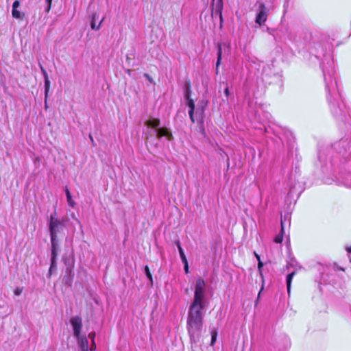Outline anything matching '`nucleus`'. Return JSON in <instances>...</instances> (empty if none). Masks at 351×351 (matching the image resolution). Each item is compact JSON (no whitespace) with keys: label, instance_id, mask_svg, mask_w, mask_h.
<instances>
[{"label":"nucleus","instance_id":"c85d7f7f","mask_svg":"<svg viewBox=\"0 0 351 351\" xmlns=\"http://www.w3.org/2000/svg\"><path fill=\"white\" fill-rule=\"evenodd\" d=\"M22 291H23V289H22L21 288H20V287H17V288L14 290V294H15L16 295H20L21 294Z\"/></svg>","mask_w":351,"mask_h":351},{"label":"nucleus","instance_id":"a19ab883","mask_svg":"<svg viewBox=\"0 0 351 351\" xmlns=\"http://www.w3.org/2000/svg\"><path fill=\"white\" fill-rule=\"evenodd\" d=\"M81 351H89V349L88 350H82Z\"/></svg>","mask_w":351,"mask_h":351},{"label":"nucleus","instance_id":"c756f323","mask_svg":"<svg viewBox=\"0 0 351 351\" xmlns=\"http://www.w3.org/2000/svg\"><path fill=\"white\" fill-rule=\"evenodd\" d=\"M88 337L91 339V342H95V332H90L88 334Z\"/></svg>","mask_w":351,"mask_h":351},{"label":"nucleus","instance_id":"2f4dec72","mask_svg":"<svg viewBox=\"0 0 351 351\" xmlns=\"http://www.w3.org/2000/svg\"><path fill=\"white\" fill-rule=\"evenodd\" d=\"M144 77L151 83H154L153 79L147 74L145 73Z\"/></svg>","mask_w":351,"mask_h":351},{"label":"nucleus","instance_id":"f257e3e1","mask_svg":"<svg viewBox=\"0 0 351 351\" xmlns=\"http://www.w3.org/2000/svg\"><path fill=\"white\" fill-rule=\"evenodd\" d=\"M327 100L333 117L347 133L330 147L318 151V162L323 170L343 168L351 160V111L343 101L339 89L335 63L330 56L322 65Z\"/></svg>","mask_w":351,"mask_h":351},{"label":"nucleus","instance_id":"58836bf2","mask_svg":"<svg viewBox=\"0 0 351 351\" xmlns=\"http://www.w3.org/2000/svg\"><path fill=\"white\" fill-rule=\"evenodd\" d=\"M89 137H90V139L92 141V143H93V138L90 134L89 135Z\"/></svg>","mask_w":351,"mask_h":351},{"label":"nucleus","instance_id":"412c9836","mask_svg":"<svg viewBox=\"0 0 351 351\" xmlns=\"http://www.w3.org/2000/svg\"><path fill=\"white\" fill-rule=\"evenodd\" d=\"M184 98L186 101H188V99H192L191 97V88L189 83L186 85L184 90Z\"/></svg>","mask_w":351,"mask_h":351},{"label":"nucleus","instance_id":"aec40b11","mask_svg":"<svg viewBox=\"0 0 351 351\" xmlns=\"http://www.w3.org/2000/svg\"><path fill=\"white\" fill-rule=\"evenodd\" d=\"M12 15L14 19H21L24 14H22L18 8H16L12 9Z\"/></svg>","mask_w":351,"mask_h":351},{"label":"nucleus","instance_id":"6ab92c4d","mask_svg":"<svg viewBox=\"0 0 351 351\" xmlns=\"http://www.w3.org/2000/svg\"><path fill=\"white\" fill-rule=\"evenodd\" d=\"M56 260L57 259H51V265H50L49 273H48V275H47L49 278L51 276L53 271L54 270H56V268H57V261H56Z\"/></svg>","mask_w":351,"mask_h":351},{"label":"nucleus","instance_id":"39448f33","mask_svg":"<svg viewBox=\"0 0 351 351\" xmlns=\"http://www.w3.org/2000/svg\"><path fill=\"white\" fill-rule=\"evenodd\" d=\"M297 265H298L297 262L295 260H293V259H291L290 261H289L287 263V269H289L290 267H292V268L295 269V270L292 271L291 273H289L287 276V279H286V281H287V293H288L289 295L290 294V291H291V285L292 279H293V278L295 276V272H296Z\"/></svg>","mask_w":351,"mask_h":351},{"label":"nucleus","instance_id":"dca6fc26","mask_svg":"<svg viewBox=\"0 0 351 351\" xmlns=\"http://www.w3.org/2000/svg\"><path fill=\"white\" fill-rule=\"evenodd\" d=\"M283 234H284V227H283V222L281 220V231L274 238V242L276 243H280L283 239Z\"/></svg>","mask_w":351,"mask_h":351},{"label":"nucleus","instance_id":"473e14b6","mask_svg":"<svg viewBox=\"0 0 351 351\" xmlns=\"http://www.w3.org/2000/svg\"><path fill=\"white\" fill-rule=\"evenodd\" d=\"M184 266V271L186 274H188L189 273V265H188V261L187 262H185V263H183Z\"/></svg>","mask_w":351,"mask_h":351},{"label":"nucleus","instance_id":"2eb2a0df","mask_svg":"<svg viewBox=\"0 0 351 351\" xmlns=\"http://www.w3.org/2000/svg\"><path fill=\"white\" fill-rule=\"evenodd\" d=\"M221 9L222 5L221 3H219L215 10L213 11L212 16L214 17L215 16H219V18L220 19L221 24L222 23L223 17H222V13H221Z\"/></svg>","mask_w":351,"mask_h":351},{"label":"nucleus","instance_id":"4c0bfd02","mask_svg":"<svg viewBox=\"0 0 351 351\" xmlns=\"http://www.w3.org/2000/svg\"><path fill=\"white\" fill-rule=\"evenodd\" d=\"M346 251L348 252V254H350L351 253V245L348 246V247H346Z\"/></svg>","mask_w":351,"mask_h":351},{"label":"nucleus","instance_id":"5701e85b","mask_svg":"<svg viewBox=\"0 0 351 351\" xmlns=\"http://www.w3.org/2000/svg\"><path fill=\"white\" fill-rule=\"evenodd\" d=\"M145 274L147 276V278L150 280L151 282H152V276L151 274V272L149 271V267L146 265L145 267Z\"/></svg>","mask_w":351,"mask_h":351},{"label":"nucleus","instance_id":"6e6552de","mask_svg":"<svg viewBox=\"0 0 351 351\" xmlns=\"http://www.w3.org/2000/svg\"><path fill=\"white\" fill-rule=\"evenodd\" d=\"M49 232H50V237H51V230H53L55 235L57 236L58 229L61 226V222L60 220H58L57 218H56L52 215L50 216V221H49Z\"/></svg>","mask_w":351,"mask_h":351},{"label":"nucleus","instance_id":"393cba45","mask_svg":"<svg viewBox=\"0 0 351 351\" xmlns=\"http://www.w3.org/2000/svg\"><path fill=\"white\" fill-rule=\"evenodd\" d=\"M39 67H40V69L41 73H42V74H43V75L44 78L49 77V76H48V74H47V71H46V70H45V68L43 66V65L40 64H39Z\"/></svg>","mask_w":351,"mask_h":351},{"label":"nucleus","instance_id":"20e7f679","mask_svg":"<svg viewBox=\"0 0 351 351\" xmlns=\"http://www.w3.org/2000/svg\"><path fill=\"white\" fill-rule=\"evenodd\" d=\"M146 125L148 128H155L156 129L155 132L158 138H161L162 136H165L168 140H171L172 138V134L171 132L166 128H157L160 125V121L158 119H152L147 120L145 123Z\"/></svg>","mask_w":351,"mask_h":351},{"label":"nucleus","instance_id":"423d86ee","mask_svg":"<svg viewBox=\"0 0 351 351\" xmlns=\"http://www.w3.org/2000/svg\"><path fill=\"white\" fill-rule=\"evenodd\" d=\"M335 182L338 185L351 189V172L341 173Z\"/></svg>","mask_w":351,"mask_h":351},{"label":"nucleus","instance_id":"b1692460","mask_svg":"<svg viewBox=\"0 0 351 351\" xmlns=\"http://www.w3.org/2000/svg\"><path fill=\"white\" fill-rule=\"evenodd\" d=\"M217 336V332L216 330H213L211 332V341H210V346H213L215 342L216 341Z\"/></svg>","mask_w":351,"mask_h":351},{"label":"nucleus","instance_id":"4be33fe9","mask_svg":"<svg viewBox=\"0 0 351 351\" xmlns=\"http://www.w3.org/2000/svg\"><path fill=\"white\" fill-rule=\"evenodd\" d=\"M45 80V97H47V93L49 90L50 87V81L49 79V77L44 78Z\"/></svg>","mask_w":351,"mask_h":351},{"label":"nucleus","instance_id":"ea45409f","mask_svg":"<svg viewBox=\"0 0 351 351\" xmlns=\"http://www.w3.org/2000/svg\"><path fill=\"white\" fill-rule=\"evenodd\" d=\"M45 107L46 109L47 108V101H45Z\"/></svg>","mask_w":351,"mask_h":351},{"label":"nucleus","instance_id":"7c9ffc66","mask_svg":"<svg viewBox=\"0 0 351 351\" xmlns=\"http://www.w3.org/2000/svg\"><path fill=\"white\" fill-rule=\"evenodd\" d=\"M295 189H296V184H294L293 186H291L290 187V190L289 191V195H292V193H293L295 192Z\"/></svg>","mask_w":351,"mask_h":351},{"label":"nucleus","instance_id":"ddd939ff","mask_svg":"<svg viewBox=\"0 0 351 351\" xmlns=\"http://www.w3.org/2000/svg\"><path fill=\"white\" fill-rule=\"evenodd\" d=\"M222 57V45L221 44H218V49H217V60L216 62V73L217 74L219 72V66L221 63Z\"/></svg>","mask_w":351,"mask_h":351},{"label":"nucleus","instance_id":"7ed1b4c3","mask_svg":"<svg viewBox=\"0 0 351 351\" xmlns=\"http://www.w3.org/2000/svg\"><path fill=\"white\" fill-rule=\"evenodd\" d=\"M70 323L73 327V336L76 338L77 344L82 350H88V341L85 335H81L82 327V320L79 316H74L70 319Z\"/></svg>","mask_w":351,"mask_h":351},{"label":"nucleus","instance_id":"cd10ccee","mask_svg":"<svg viewBox=\"0 0 351 351\" xmlns=\"http://www.w3.org/2000/svg\"><path fill=\"white\" fill-rule=\"evenodd\" d=\"M20 5V2L19 0H16L12 3V9L19 8Z\"/></svg>","mask_w":351,"mask_h":351},{"label":"nucleus","instance_id":"1a4fd4ad","mask_svg":"<svg viewBox=\"0 0 351 351\" xmlns=\"http://www.w3.org/2000/svg\"><path fill=\"white\" fill-rule=\"evenodd\" d=\"M190 337L191 350L189 351H198V348L201 347L200 339L201 332H197V338L194 339L192 337L191 333H189Z\"/></svg>","mask_w":351,"mask_h":351},{"label":"nucleus","instance_id":"f704fd0d","mask_svg":"<svg viewBox=\"0 0 351 351\" xmlns=\"http://www.w3.org/2000/svg\"><path fill=\"white\" fill-rule=\"evenodd\" d=\"M224 94L226 95V96H228L229 95V88L228 87H226L224 90Z\"/></svg>","mask_w":351,"mask_h":351},{"label":"nucleus","instance_id":"e433bc0d","mask_svg":"<svg viewBox=\"0 0 351 351\" xmlns=\"http://www.w3.org/2000/svg\"><path fill=\"white\" fill-rule=\"evenodd\" d=\"M254 256H256L258 261H261L260 256L256 252H254Z\"/></svg>","mask_w":351,"mask_h":351},{"label":"nucleus","instance_id":"4468645a","mask_svg":"<svg viewBox=\"0 0 351 351\" xmlns=\"http://www.w3.org/2000/svg\"><path fill=\"white\" fill-rule=\"evenodd\" d=\"M97 18V14H93L92 16V19H91V22H90V27L93 29H95V30H98L99 29L100 27H101V25L102 23V22L104 21V18H103L101 19V21L99 22V25H96V23H95V20Z\"/></svg>","mask_w":351,"mask_h":351},{"label":"nucleus","instance_id":"79ce46f5","mask_svg":"<svg viewBox=\"0 0 351 351\" xmlns=\"http://www.w3.org/2000/svg\"><path fill=\"white\" fill-rule=\"evenodd\" d=\"M350 263H351V258H350Z\"/></svg>","mask_w":351,"mask_h":351},{"label":"nucleus","instance_id":"0eeeda50","mask_svg":"<svg viewBox=\"0 0 351 351\" xmlns=\"http://www.w3.org/2000/svg\"><path fill=\"white\" fill-rule=\"evenodd\" d=\"M51 259H57L58 251H59V245L58 243L57 236L55 235V233L53 230H51Z\"/></svg>","mask_w":351,"mask_h":351},{"label":"nucleus","instance_id":"9b49d317","mask_svg":"<svg viewBox=\"0 0 351 351\" xmlns=\"http://www.w3.org/2000/svg\"><path fill=\"white\" fill-rule=\"evenodd\" d=\"M186 105L189 108V115L190 117V119L193 123H195V119H194V112H195V102L193 99H188V101H186Z\"/></svg>","mask_w":351,"mask_h":351},{"label":"nucleus","instance_id":"bb28decb","mask_svg":"<svg viewBox=\"0 0 351 351\" xmlns=\"http://www.w3.org/2000/svg\"><path fill=\"white\" fill-rule=\"evenodd\" d=\"M45 1H46V3L47 4V6L46 8V11L49 12L51 7L52 0H45Z\"/></svg>","mask_w":351,"mask_h":351},{"label":"nucleus","instance_id":"f03ea898","mask_svg":"<svg viewBox=\"0 0 351 351\" xmlns=\"http://www.w3.org/2000/svg\"><path fill=\"white\" fill-rule=\"evenodd\" d=\"M208 304L206 299V285L205 281L198 278L195 285L194 299L191 303L187 317V331L191 333L194 339L197 332H202L204 311Z\"/></svg>","mask_w":351,"mask_h":351},{"label":"nucleus","instance_id":"72a5a7b5","mask_svg":"<svg viewBox=\"0 0 351 351\" xmlns=\"http://www.w3.org/2000/svg\"><path fill=\"white\" fill-rule=\"evenodd\" d=\"M96 350V344L95 342L91 343V346L89 348L90 351H95Z\"/></svg>","mask_w":351,"mask_h":351},{"label":"nucleus","instance_id":"c9c22d12","mask_svg":"<svg viewBox=\"0 0 351 351\" xmlns=\"http://www.w3.org/2000/svg\"><path fill=\"white\" fill-rule=\"evenodd\" d=\"M200 131L203 135H205V129L204 128L203 125L200 127Z\"/></svg>","mask_w":351,"mask_h":351},{"label":"nucleus","instance_id":"a878e982","mask_svg":"<svg viewBox=\"0 0 351 351\" xmlns=\"http://www.w3.org/2000/svg\"><path fill=\"white\" fill-rule=\"evenodd\" d=\"M263 267V263H262V261H258V271L261 276H263V274H262Z\"/></svg>","mask_w":351,"mask_h":351},{"label":"nucleus","instance_id":"f3484780","mask_svg":"<svg viewBox=\"0 0 351 351\" xmlns=\"http://www.w3.org/2000/svg\"><path fill=\"white\" fill-rule=\"evenodd\" d=\"M65 193H66V200H67L68 204L71 207L73 208L75 206V204L74 201L72 199L70 191H69V190L67 188H66V189H65Z\"/></svg>","mask_w":351,"mask_h":351},{"label":"nucleus","instance_id":"a211bd4d","mask_svg":"<svg viewBox=\"0 0 351 351\" xmlns=\"http://www.w3.org/2000/svg\"><path fill=\"white\" fill-rule=\"evenodd\" d=\"M177 246H178L179 254H180V256L182 263L187 262L186 257L184 254V250H183L182 247H181L179 241L177 242Z\"/></svg>","mask_w":351,"mask_h":351},{"label":"nucleus","instance_id":"f8f14e48","mask_svg":"<svg viewBox=\"0 0 351 351\" xmlns=\"http://www.w3.org/2000/svg\"><path fill=\"white\" fill-rule=\"evenodd\" d=\"M207 105V102L204 101H201L197 104V108L196 109V114H199L201 121H202V116L205 110V108Z\"/></svg>","mask_w":351,"mask_h":351},{"label":"nucleus","instance_id":"9d476101","mask_svg":"<svg viewBox=\"0 0 351 351\" xmlns=\"http://www.w3.org/2000/svg\"><path fill=\"white\" fill-rule=\"evenodd\" d=\"M267 13L265 10V8L263 5H261L260 6V8H259V10H258V12L256 14V23L259 24L260 25H261L262 24H263L266 20H267Z\"/></svg>","mask_w":351,"mask_h":351}]
</instances>
